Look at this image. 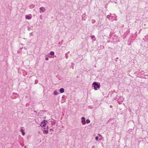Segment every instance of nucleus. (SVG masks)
I'll list each match as a JSON object with an SVG mask.
<instances>
[{
    "label": "nucleus",
    "instance_id": "obj_10",
    "mask_svg": "<svg viewBox=\"0 0 148 148\" xmlns=\"http://www.w3.org/2000/svg\"><path fill=\"white\" fill-rule=\"evenodd\" d=\"M64 91V89L63 88H61L60 89V92L61 93H63Z\"/></svg>",
    "mask_w": 148,
    "mask_h": 148
},
{
    "label": "nucleus",
    "instance_id": "obj_13",
    "mask_svg": "<svg viewBox=\"0 0 148 148\" xmlns=\"http://www.w3.org/2000/svg\"><path fill=\"white\" fill-rule=\"evenodd\" d=\"M54 52L53 51H51L50 53V55H54Z\"/></svg>",
    "mask_w": 148,
    "mask_h": 148
},
{
    "label": "nucleus",
    "instance_id": "obj_9",
    "mask_svg": "<svg viewBox=\"0 0 148 148\" xmlns=\"http://www.w3.org/2000/svg\"><path fill=\"white\" fill-rule=\"evenodd\" d=\"M20 131L22 133L23 136H24L25 134V132H24V130L23 129H21L20 130Z\"/></svg>",
    "mask_w": 148,
    "mask_h": 148
},
{
    "label": "nucleus",
    "instance_id": "obj_8",
    "mask_svg": "<svg viewBox=\"0 0 148 148\" xmlns=\"http://www.w3.org/2000/svg\"><path fill=\"white\" fill-rule=\"evenodd\" d=\"M51 124L52 125H54L56 122V120L54 119H52L51 121Z\"/></svg>",
    "mask_w": 148,
    "mask_h": 148
},
{
    "label": "nucleus",
    "instance_id": "obj_21",
    "mask_svg": "<svg viewBox=\"0 0 148 148\" xmlns=\"http://www.w3.org/2000/svg\"><path fill=\"white\" fill-rule=\"evenodd\" d=\"M32 34V33H31L29 34V35L30 36H31Z\"/></svg>",
    "mask_w": 148,
    "mask_h": 148
},
{
    "label": "nucleus",
    "instance_id": "obj_22",
    "mask_svg": "<svg viewBox=\"0 0 148 148\" xmlns=\"http://www.w3.org/2000/svg\"><path fill=\"white\" fill-rule=\"evenodd\" d=\"M50 131H53V129H51H51H50Z\"/></svg>",
    "mask_w": 148,
    "mask_h": 148
},
{
    "label": "nucleus",
    "instance_id": "obj_26",
    "mask_svg": "<svg viewBox=\"0 0 148 148\" xmlns=\"http://www.w3.org/2000/svg\"><path fill=\"white\" fill-rule=\"evenodd\" d=\"M99 136H101V135L100 134H99Z\"/></svg>",
    "mask_w": 148,
    "mask_h": 148
},
{
    "label": "nucleus",
    "instance_id": "obj_17",
    "mask_svg": "<svg viewBox=\"0 0 148 148\" xmlns=\"http://www.w3.org/2000/svg\"><path fill=\"white\" fill-rule=\"evenodd\" d=\"M30 7H34V5L33 4H31L30 6Z\"/></svg>",
    "mask_w": 148,
    "mask_h": 148
},
{
    "label": "nucleus",
    "instance_id": "obj_15",
    "mask_svg": "<svg viewBox=\"0 0 148 148\" xmlns=\"http://www.w3.org/2000/svg\"><path fill=\"white\" fill-rule=\"evenodd\" d=\"M38 80H37L36 79L35 81V84H36L38 82Z\"/></svg>",
    "mask_w": 148,
    "mask_h": 148
},
{
    "label": "nucleus",
    "instance_id": "obj_3",
    "mask_svg": "<svg viewBox=\"0 0 148 148\" xmlns=\"http://www.w3.org/2000/svg\"><path fill=\"white\" fill-rule=\"evenodd\" d=\"M39 10H40L39 12L40 13H41L42 12H44L46 10V9L45 8L43 7H40V8Z\"/></svg>",
    "mask_w": 148,
    "mask_h": 148
},
{
    "label": "nucleus",
    "instance_id": "obj_20",
    "mask_svg": "<svg viewBox=\"0 0 148 148\" xmlns=\"http://www.w3.org/2000/svg\"><path fill=\"white\" fill-rule=\"evenodd\" d=\"M49 60V59L48 58H45V60Z\"/></svg>",
    "mask_w": 148,
    "mask_h": 148
},
{
    "label": "nucleus",
    "instance_id": "obj_25",
    "mask_svg": "<svg viewBox=\"0 0 148 148\" xmlns=\"http://www.w3.org/2000/svg\"><path fill=\"white\" fill-rule=\"evenodd\" d=\"M84 15H83L82 16V17H83V16H84Z\"/></svg>",
    "mask_w": 148,
    "mask_h": 148
},
{
    "label": "nucleus",
    "instance_id": "obj_11",
    "mask_svg": "<svg viewBox=\"0 0 148 148\" xmlns=\"http://www.w3.org/2000/svg\"><path fill=\"white\" fill-rule=\"evenodd\" d=\"M58 93L56 90H54L53 92V94L54 95H58Z\"/></svg>",
    "mask_w": 148,
    "mask_h": 148
},
{
    "label": "nucleus",
    "instance_id": "obj_19",
    "mask_svg": "<svg viewBox=\"0 0 148 148\" xmlns=\"http://www.w3.org/2000/svg\"><path fill=\"white\" fill-rule=\"evenodd\" d=\"M92 23H94V22L95 21V20H92Z\"/></svg>",
    "mask_w": 148,
    "mask_h": 148
},
{
    "label": "nucleus",
    "instance_id": "obj_14",
    "mask_svg": "<svg viewBox=\"0 0 148 148\" xmlns=\"http://www.w3.org/2000/svg\"><path fill=\"white\" fill-rule=\"evenodd\" d=\"M86 122L87 123H89L90 122V121L89 119H87L86 120Z\"/></svg>",
    "mask_w": 148,
    "mask_h": 148
},
{
    "label": "nucleus",
    "instance_id": "obj_24",
    "mask_svg": "<svg viewBox=\"0 0 148 148\" xmlns=\"http://www.w3.org/2000/svg\"><path fill=\"white\" fill-rule=\"evenodd\" d=\"M110 108H112V105H110Z\"/></svg>",
    "mask_w": 148,
    "mask_h": 148
},
{
    "label": "nucleus",
    "instance_id": "obj_1",
    "mask_svg": "<svg viewBox=\"0 0 148 148\" xmlns=\"http://www.w3.org/2000/svg\"><path fill=\"white\" fill-rule=\"evenodd\" d=\"M92 85L95 90H97V88H99L100 87V85L98 84L96 82H94L92 84Z\"/></svg>",
    "mask_w": 148,
    "mask_h": 148
},
{
    "label": "nucleus",
    "instance_id": "obj_23",
    "mask_svg": "<svg viewBox=\"0 0 148 148\" xmlns=\"http://www.w3.org/2000/svg\"><path fill=\"white\" fill-rule=\"evenodd\" d=\"M111 18V16H110L108 18H109V19H110Z\"/></svg>",
    "mask_w": 148,
    "mask_h": 148
},
{
    "label": "nucleus",
    "instance_id": "obj_2",
    "mask_svg": "<svg viewBox=\"0 0 148 148\" xmlns=\"http://www.w3.org/2000/svg\"><path fill=\"white\" fill-rule=\"evenodd\" d=\"M47 122V121L45 120H43L41 123L40 126L42 127L45 126L46 124V123Z\"/></svg>",
    "mask_w": 148,
    "mask_h": 148
},
{
    "label": "nucleus",
    "instance_id": "obj_16",
    "mask_svg": "<svg viewBox=\"0 0 148 148\" xmlns=\"http://www.w3.org/2000/svg\"><path fill=\"white\" fill-rule=\"evenodd\" d=\"M99 138V137L98 136H96L95 138V139L96 140H98Z\"/></svg>",
    "mask_w": 148,
    "mask_h": 148
},
{
    "label": "nucleus",
    "instance_id": "obj_4",
    "mask_svg": "<svg viewBox=\"0 0 148 148\" xmlns=\"http://www.w3.org/2000/svg\"><path fill=\"white\" fill-rule=\"evenodd\" d=\"M25 18L26 19L28 20H30L31 19L32 17V16L30 14H29L28 15H25Z\"/></svg>",
    "mask_w": 148,
    "mask_h": 148
},
{
    "label": "nucleus",
    "instance_id": "obj_18",
    "mask_svg": "<svg viewBox=\"0 0 148 148\" xmlns=\"http://www.w3.org/2000/svg\"><path fill=\"white\" fill-rule=\"evenodd\" d=\"M95 37V36L94 35H92V36H91V38H94V37Z\"/></svg>",
    "mask_w": 148,
    "mask_h": 148
},
{
    "label": "nucleus",
    "instance_id": "obj_5",
    "mask_svg": "<svg viewBox=\"0 0 148 148\" xmlns=\"http://www.w3.org/2000/svg\"><path fill=\"white\" fill-rule=\"evenodd\" d=\"M47 130H43V134H47L48 133V127L47 126Z\"/></svg>",
    "mask_w": 148,
    "mask_h": 148
},
{
    "label": "nucleus",
    "instance_id": "obj_7",
    "mask_svg": "<svg viewBox=\"0 0 148 148\" xmlns=\"http://www.w3.org/2000/svg\"><path fill=\"white\" fill-rule=\"evenodd\" d=\"M17 94L15 93H13L12 96H11V97L12 99H14L15 98L17 97Z\"/></svg>",
    "mask_w": 148,
    "mask_h": 148
},
{
    "label": "nucleus",
    "instance_id": "obj_6",
    "mask_svg": "<svg viewBox=\"0 0 148 148\" xmlns=\"http://www.w3.org/2000/svg\"><path fill=\"white\" fill-rule=\"evenodd\" d=\"M81 122L83 125H85L86 124L85 119L84 117H82L81 118Z\"/></svg>",
    "mask_w": 148,
    "mask_h": 148
},
{
    "label": "nucleus",
    "instance_id": "obj_12",
    "mask_svg": "<svg viewBox=\"0 0 148 148\" xmlns=\"http://www.w3.org/2000/svg\"><path fill=\"white\" fill-rule=\"evenodd\" d=\"M27 30L28 31H30L31 30H32V27H27Z\"/></svg>",
    "mask_w": 148,
    "mask_h": 148
}]
</instances>
